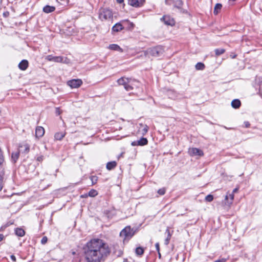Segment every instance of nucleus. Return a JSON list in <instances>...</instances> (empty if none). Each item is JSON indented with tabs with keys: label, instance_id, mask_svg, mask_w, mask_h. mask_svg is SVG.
<instances>
[{
	"label": "nucleus",
	"instance_id": "obj_20",
	"mask_svg": "<svg viewBox=\"0 0 262 262\" xmlns=\"http://www.w3.org/2000/svg\"><path fill=\"white\" fill-rule=\"evenodd\" d=\"M117 166V163L115 161L109 162L106 164V168L111 170L114 169Z\"/></svg>",
	"mask_w": 262,
	"mask_h": 262
},
{
	"label": "nucleus",
	"instance_id": "obj_38",
	"mask_svg": "<svg viewBox=\"0 0 262 262\" xmlns=\"http://www.w3.org/2000/svg\"><path fill=\"white\" fill-rule=\"evenodd\" d=\"M3 188V178L2 176L0 174V190H2Z\"/></svg>",
	"mask_w": 262,
	"mask_h": 262
},
{
	"label": "nucleus",
	"instance_id": "obj_26",
	"mask_svg": "<svg viewBox=\"0 0 262 262\" xmlns=\"http://www.w3.org/2000/svg\"><path fill=\"white\" fill-rule=\"evenodd\" d=\"M205 65L202 62H198L196 64L195 68L197 70H203L205 69Z\"/></svg>",
	"mask_w": 262,
	"mask_h": 262
},
{
	"label": "nucleus",
	"instance_id": "obj_49",
	"mask_svg": "<svg viewBox=\"0 0 262 262\" xmlns=\"http://www.w3.org/2000/svg\"><path fill=\"white\" fill-rule=\"evenodd\" d=\"M236 55H235V54H234L233 55H231V57L232 58H235L236 57Z\"/></svg>",
	"mask_w": 262,
	"mask_h": 262
},
{
	"label": "nucleus",
	"instance_id": "obj_48",
	"mask_svg": "<svg viewBox=\"0 0 262 262\" xmlns=\"http://www.w3.org/2000/svg\"><path fill=\"white\" fill-rule=\"evenodd\" d=\"M129 25L130 27L133 28L134 27V24L133 23H129Z\"/></svg>",
	"mask_w": 262,
	"mask_h": 262
},
{
	"label": "nucleus",
	"instance_id": "obj_22",
	"mask_svg": "<svg viewBox=\"0 0 262 262\" xmlns=\"http://www.w3.org/2000/svg\"><path fill=\"white\" fill-rule=\"evenodd\" d=\"M231 105L233 108H237L241 105V101L238 99H234L232 101Z\"/></svg>",
	"mask_w": 262,
	"mask_h": 262
},
{
	"label": "nucleus",
	"instance_id": "obj_1",
	"mask_svg": "<svg viewBox=\"0 0 262 262\" xmlns=\"http://www.w3.org/2000/svg\"><path fill=\"white\" fill-rule=\"evenodd\" d=\"M83 250L87 262H103L111 252L107 244L99 238H94L88 242Z\"/></svg>",
	"mask_w": 262,
	"mask_h": 262
},
{
	"label": "nucleus",
	"instance_id": "obj_32",
	"mask_svg": "<svg viewBox=\"0 0 262 262\" xmlns=\"http://www.w3.org/2000/svg\"><path fill=\"white\" fill-rule=\"evenodd\" d=\"M213 196L212 195H211V194L207 195L205 197V200L209 202H211L213 200Z\"/></svg>",
	"mask_w": 262,
	"mask_h": 262
},
{
	"label": "nucleus",
	"instance_id": "obj_44",
	"mask_svg": "<svg viewBox=\"0 0 262 262\" xmlns=\"http://www.w3.org/2000/svg\"><path fill=\"white\" fill-rule=\"evenodd\" d=\"M11 259H12V260H13V261H14L16 260V258H15V256H14V255H12L11 256Z\"/></svg>",
	"mask_w": 262,
	"mask_h": 262
},
{
	"label": "nucleus",
	"instance_id": "obj_13",
	"mask_svg": "<svg viewBox=\"0 0 262 262\" xmlns=\"http://www.w3.org/2000/svg\"><path fill=\"white\" fill-rule=\"evenodd\" d=\"M45 134V129L41 126H37L35 130V136L37 138H40L43 136Z\"/></svg>",
	"mask_w": 262,
	"mask_h": 262
},
{
	"label": "nucleus",
	"instance_id": "obj_34",
	"mask_svg": "<svg viewBox=\"0 0 262 262\" xmlns=\"http://www.w3.org/2000/svg\"><path fill=\"white\" fill-rule=\"evenodd\" d=\"M165 233L167 234V238H171V235L172 234L170 233V231H169V227H167L166 230V232Z\"/></svg>",
	"mask_w": 262,
	"mask_h": 262
},
{
	"label": "nucleus",
	"instance_id": "obj_27",
	"mask_svg": "<svg viewBox=\"0 0 262 262\" xmlns=\"http://www.w3.org/2000/svg\"><path fill=\"white\" fill-rule=\"evenodd\" d=\"M61 61L60 63H63L67 64H69L71 63L70 60L66 57L61 56Z\"/></svg>",
	"mask_w": 262,
	"mask_h": 262
},
{
	"label": "nucleus",
	"instance_id": "obj_51",
	"mask_svg": "<svg viewBox=\"0 0 262 262\" xmlns=\"http://www.w3.org/2000/svg\"><path fill=\"white\" fill-rule=\"evenodd\" d=\"M248 124H246V127H248Z\"/></svg>",
	"mask_w": 262,
	"mask_h": 262
},
{
	"label": "nucleus",
	"instance_id": "obj_4",
	"mask_svg": "<svg viewBox=\"0 0 262 262\" xmlns=\"http://www.w3.org/2000/svg\"><path fill=\"white\" fill-rule=\"evenodd\" d=\"M164 49L161 46H157L154 48H149L143 51L144 55L147 56L149 54L154 57H158L163 54Z\"/></svg>",
	"mask_w": 262,
	"mask_h": 262
},
{
	"label": "nucleus",
	"instance_id": "obj_46",
	"mask_svg": "<svg viewBox=\"0 0 262 262\" xmlns=\"http://www.w3.org/2000/svg\"><path fill=\"white\" fill-rule=\"evenodd\" d=\"M4 235L3 234H0V242L3 239Z\"/></svg>",
	"mask_w": 262,
	"mask_h": 262
},
{
	"label": "nucleus",
	"instance_id": "obj_45",
	"mask_svg": "<svg viewBox=\"0 0 262 262\" xmlns=\"http://www.w3.org/2000/svg\"><path fill=\"white\" fill-rule=\"evenodd\" d=\"M117 2L119 4H121L123 3L124 0H117Z\"/></svg>",
	"mask_w": 262,
	"mask_h": 262
},
{
	"label": "nucleus",
	"instance_id": "obj_11",
	"mask_svg": "<svg viewBox=\"0 0 262 262\" xmlns=\"http://www.w3.org/2000/svg\"><path fill=\"white\" fill-rule=\"evenodd\" d=\"M148 143V140L145 138H142L139 140L135 141L132 143V146H144Z\"/></svg>",
	"mask_w": 262,
	"mask_h": 262
},
{
	"label": "nucleus",
	"instance_id": "obj_50",
	"mask_svg": "<svg viewBox=\"0 0 262 262\" xmlns=\"http://www.w3.org/2000/svg\"><path fill=\"white\" fill-rule=\"evenodd\" d=\"M158 252L159 257V258H160L161 257V253L160 252V251H158Z\"/></svg>",
	"mask_w": 262,
	"mask_h": 262
},
{
	"label": "nucleus",
	"instance_id": "obj_3",
	"mask_svg": "<svg viewBox=\"0 0 262 262\" xmlns=\"http://www.w3.org/2000/svg\"><path fill=\"white\" fill-rule=\"evenodd\" d=\"M98 15L99 19L102 21H111L113 18L112 11L108 8H100Z\"/></svg>",
	"mask_w": 262,
	"mask_h": 262
},
{
	"label": "nucleus",
	"instance_id": "obj_39",
	"mask_svg": "<svg viewBox=\"0 0 262 262\" xmlns=\"http://www.w3.org/2000/svg\"><path fill=\"white\" fill-rule=\"evenodd\" d=\"M156 250L157 251H160V245L159 243H157L155 245Z\"/></svg>",
	"mask_w": 262,
	"mask_h": 262
},
{
	"label": "nucleus",
	"instance_id": "obj_16",
	"mask_svg": "<svg viewBox=\"0 0 262 262\" xmlns=\"http://www.w3.org/2000/svg\"><path fill=\"white\" fill-rule=\"evenodd\" d=\"M28 67V62L27 60H23L18 64L19 68L21 70H25Z\"/></svg>",
	"mask_w": 262,
	"mask_h": 262
},
{
	"label": "nucleus",
	"instance_id": "obj_43",
	"mask_svg": "<svg viewBox=\"0 0 262 262\" xmlns=\"http://www.w3.org/2000/svg\"><path fill=\"white\" fill-rule=\"evenodd\" d=\"M225 261H226V259L223 258V259H220V260H216L214 262H225Z\"/></svg>",
	"mask_w": 262,
	"mask_h": 262
},
{
	"label": "nucleus",
	"instance_id": "obj_12",
	"mask_svg": "<svg viewBox=\"0 0 262 262\" xmlns=\"http://www.w3.org/2000/svg\"><path fill=\"white\" fill-rule=\"evenodd\" d=\"M183 2L181 0H177L174 2V7L178 9L181 13H187V11L185 10H184L182 8L183 6Z\"/></svg>",
	"mask_w": 262,
	"mask_h": 262
},
{
	"label": "nucleus",
	"instance_id": "obj_40",
	"mask_svg": "<svg viewBox=\"0 0 262 262\" xmlns=\"http://www.w3.org/2000/svg\"><path fill=\"white\" fill-rule=\"evenodd\" d=\"M170 238H166V239H165V244L166 245H168L169 243V241H170Z\"/></svg>",
	"mask_w": 262,
	"mask_h": 262
},
{
	"label": "nucleus",
	"instance_id": "obj_24",
	"mask_svg": "<svg viewBox=\"0 0 262 262\" xmlns=\"http://www.w3.org/2000/svg\"><path fill=\"white\" fill-rule=\"evenodd\" d=\"M19 151H16L15 152H13L12 154L11 158H12V160L13 161V162L14 163L16 162V160H17V159L19 157Z\"/></svg>",
	"mask_w": 262,
	"mask_h": 262
},
{
	"label": "nucleus",
	"instance_id": "obj_7",
	"mask_svg": "<svg viewBox=\"0 0 262 262\" xmlns=\"http://www.w3.org/2000/svg\"><path fill=\"white\" fill-rule=\"evenodd\" d=\"M82 83L80 79H73L68 82V84L72 88H77Z\"/></svg>",
	"mask_w": 262,
	"mask_h": 262
},
{
	"label": "nucleus",
	"instance_id": "obj_31",
	"mask_svg": "<svg viewBox=\"0 0 262 262\" xmlns=\"http://www.w3.org/2000/svg\"><path fill=\"white\" fill-rule=\"evenodd\" d=\"M19 148H24V152L28 153L29 151V146L28 144L19 146Z\"/></svg>",
	"mask_w": 262,
	"mask_h": 262
},
{
	"label": "nucleus",
	"instance_id": "obj_23",
	"mask_svg": "<svg viewBox=\"0 0 262 262\" xmlns=\"http://www.w3.org/2000/svg\"><path fill=\"white\" fill-rule=\"evenodd\" d=\"M66 133L63 132L57 133L55 134L54 137L55 139L61 140L65 136Z\"/></svg>",
	"mask_w": 262,
	"mask_h": 262
},
{
	"label": "nucleus",
	"instance_id": "obj_47",
	"mask_svg": "<svg viewBox=\"0 0 262 262\" xmlns=\"http://www.w3.org/2000/svg\"><path fill=\"white\" fill-rule=\"evenodd\" d=\"M237 188H235L234 189H233L232 193L234 194V193L237 192Z\"/></svg>",
	"mask_w": 262,
	"mask_h": 262
},
{
	"label": "nucleus",
	"instance_id": "obj_52",
	"mask_svg": "<svg viewBox=\"0 0 262 262\" xmlns=\"http://www.w3.org/2000/svg\"><path fill=\"white\" fill-rule=\"evenodd\" d=\"M248 124H246V127H248Z\"/></svg>",
	"mask_w": 262,
	"mask_h": 262
},
{
	"label": "nucleus",
	"instance_id": "obj_2",
	"mask_svg": "<svg viewBox=\"0 0 262 262\" xmlns=\"http://www.w3.org/2000/svg\"><path fill=\"white\" fill-rule=\"evenodd\" d=\"M119 85H123L124 89L129 91L134 89V86L138 87L139 85L136 84L138 83L135 80H133L125 77H121L117 80Z\"/></svg>",
	"mask_w": 262,
	"mask_h": 262
},
{
	"label": "nucleus",
	"instance_id": "obj_29",
	"mask_svg": "<svg viewBox=\"0 0 262 262\" xmlns=\"http://www.w3.org/2000/svg\"><path fill=\"white\" fill-rule=\"evenodd\" d=\"M225 52V50L224 49H216L215 50V55L216 56H219L223 54Z\"/></svg>",
	"mask_w": 262,
	"mask_h": 262
},
{
	"label": "nucleus",
	"instance_id": "obj_14",
	"mask_svg": "<svg viewBox=\"0 0 262 262\" xmlns=\"http://www.w3.org/2000/svg\"><path fill=\"white\" fill-rule=\"evenodd\" d=\"M234 199V194L233 193H229V194H227L225 196V200L227 201V202L225 203L228 206V207H230V205L232 203V201Z\"/></svg>",
	"mask_w": 262,
	"mask_h": 262
},
{
	"label": "nucleus",
	"instance_id": "obj_28",
	"mask_svg": "<svg viewBox=\"0 0 262 262\" xmlns=\"http://www.w3.org/2000/svg\"><path fill=\"white\" fill-rule=\"evenodd\" d=\"M135 252L138 255H141L144 253V249L143 248L139 247H137L135 250Z\"/></svg>",
	"mask_w": 262,
	"mask_h": 262
},
{
	"label": "nucleus",
	"instance_id": "obj_36",
	"mask_svg": "<svg viewBox=\"0 0 262 262\" xmlns=\"http://www.w3.org/2000/svg\"><path fill=\"white\" fill-rule=\"evenodd\" d=\"M47 241H48L47 237L44 236L41 239V243L42 244H45L46 243H47Z\"/></svg>",
	"mask_w": 262,
	"mask_h": 262
},
{
	"label": "nucleus",
	"instance_id": "obj_15",
	"mask_svg": "<svg viewBox=\"0 0 262 262\" xmlns=\"http://www.w3.org/2000/svg\"><path fill=\"white\" fill-rule=\"evenodd\" d=\"M61 56H53L52 55H48L46 57V59L55 62H60V61H61Z\"/></svg>",
	"mask_w": 262,
	"mask_h": 262
},
{
	"label": "nucleus",
	"instance_id": "obj_25",
	"mask_svg": "<svg viewBox=\"0 0 262 262\" xmlns=\"http://www.w3.org/2000/svg\"><path fill=\"white\" fill-rule=\"evenodd\" d=\"M15 233L18 236H23L25 235V231L21 228H17L15 230Z\"/></svg>",
	"mask_w": 262,
	"mask_h": 262
},
{
	"label": "nucleus",
	"instance_id": "obj_18",
	"mask_svg": "<svg viewBox=\"0 0 262 262\" xmlns=\"http://www.w3.org/2000/svg\"><path fill=\"white\" fill-rule=\"evenodd\" d=\"M55 9L54 7L47 5L43 7V11L46 13H49L53 12Z\"/></svg>",
	"mask_w": 262,
	"mask_h": 262
},
{
	"label": "nucleus",
	"instance_id": "obj_19",
	"mask_svg": "<svg viewBox=\"0 0 262 262\" xmlns=\"http://www.w3.org/2000/svg\"><path fill=\"white\" fill-rule=\"evenodd\" d=\"M108 49L112 50L118 51L119 52H123L122 49L117 45L112 44L108 47Z\"/></svg>",
	"mask_w": 262,
	"mask_h": 262
},
{
	"label": "nucleus",
	"instance_id": "obj_41",
	"mask_svg": "<svg viewBox=\"0 0 262 262\" xmlns=\"http://www.w3.org/2000/svg\"><path fill=\"white\" fill-rule=\"evenodd\" d=\"M42 160H43V156H39V157H37V160L38 161H42Z\"/></svg>",
	"mask_w": 262,
	"mask_h": 262
},
{
	"label": "nucleus",
	"instance_id": "obj_5",
	"mask_svg": "<svg viewBox=\"0 0 262 262\" xmlns=\"http://www.w3.org/2000/svg\"><path fill=\"white\" fill-rule=\"evenodd\" d=\"M134 235L133 229H131L129 226L126 227L123 229L120 233L121 237H124V239H129Z\"/></svg>",
	"mask_w": 262,
	"mask_h": 262
},
{
	"label": "nucleus",
	"instance_id": "obj_9",
	"mask_svg": "<svg viewBox=\"0 0 262 262\" xmlns=\"http://www.w3.org/2000/svg\"><path fill=\"white\" fill-rule=\"evenodd\" d=\"M144 2L145 0H128V4L134 7H141Z\"/></svg>",
	"mask_w": 262,
	"mask_h": 262
},
{
	"label": "nucleus",
	"instance_id": "obj_37",
	"mask_svg": "<svg viewBox=\"0 0 262 262\" xmlns=\"http://www.w3.org/2000/svg\"><path fill=\"white\" fill-rule=\"evenodd\" d=\"M165 3L166 5H170L174 3L173 0H165Z\"/></svg>",
	"mask_w": 262,
	"mask_h": 262
},
{
	"label": "nucleus",
	"instance_id": "obj_33",
	"mask_svg": "<svg viewBox=\"0 0 262 262\" xmlns=\"http://www.w3.org/2000/svg\"><path fill=\"white\" fill-rule=\"evenodd\" d=\"M91 180L92 181V183L93 184H94L95 183H96L97 181V180H98V178L96 176H92L91 177Z\"/></svg>",
	"mask_w": 262,
	"mask_h": 262
},
{
	"label": "nucleus",
	"instance_id": "obj_21",
	"mask_svg": "<svg viewBox=\"0 0 262 262\" xmlns=\"http://www.w3.org/2000/svg\"><path fill=\"white\" fill-rule=\"evenodd\" d=\"M222 7V4H221L220 3L216 4L214 8V11H213L214 14V15L218 14L221 11Z\"/></svg>",
	"mask_w": 262,
	"mask_h": 262
},
{
	"label": "nucleus",
	"instance_id": "obj_35",
	"mask_svg": "<svg viewBox=\"0 0 262 262\" xmlns=\"http://www.w3.org/2000/svg\"><path fill=\"white\" fill-rule=\"evenodd\" d=\"M158 193L160 194V195H164L165 193V188H161V189H160L158 191Z\"/></svg>",
	"mask_w": 262,
	"mask_h": 262
},
{
	"label": "nucleus",
	"instance_id": "obj_8",
	"mask_svg": "<svg viewBox=\"0 0 262 262\" xmlns=\"http://www.w3.org/2000/svg\"><path fill=\"white\" fill-rule=\"evenodd\" d=\"M148 127L146 124H140L137 134L139 135L144 136L148 130Z\"/></svg>",
	"mask_w": 262,
	"mask_h": 262
},
{
	"label": "nucleus",
	"instance_id": "obj_17",
	"mask_svg": "<svg viewBox=\"0 0 262 262\" xmlns=\"http://www.w3.org/2000/svg\"><path fill=\"white\" fill-rule=\"evenodd\" d=\"M123 26L120 23L116 24L112 28V30L114 32H119L122 30Z\"/></svg>",
	"mask_w": 262,
	"mask_h": 262
},
{
	"label": "nucleus",
	"instance_id": "obj_42",
	"mask_svg": "<svg viewBox=\"0 0 262 262\" xmlns=\"http://www.w3.org/2000/svg\"><path fill=\"white\" fill-rule=\"evenodd\" d=\"M56 113L58 115L60 114L61 112L59 108H56Z\"/></svg>",
	"mask_w": 262,
	"mask_h": 262
},
{
	"label": "nucleus",
	"instance_id": "obj_10",
	"mask_svg": "<svg viewBox=\"0 0 262 262\" xmlns=\"http://www.w3.org/2000/svg\"><path fill=\"white\" fill-rule=\"evenodd\" d=\"M189 154L191 156H201L203 155V151L196 148H191L188 150Z\"/></svg>",
	"mask_w": 262,
	"mask_h": 262
},
{
	"label": "nucleus",
	"instance_id": "obj_6",
	"mask_svg": "<svg viewBox=\"0 0 262 262\" xmlns=\"http://www.w3.org/2000/svg\"><path fill=\"white\" fill-rule=\"evenodd\" d=\"M161 21L163 22L166 25L172 26L175 24L174 19L169 15H164L160 19Z\"/></svg>",
	"mask_w": 262,
	"mask_h": 262
},
{
	"label": "nucleus",
	"instance_id": "obj_30",
	"mask_svg": "<svg viewBox=\"0 0 262 262\" xmlns=\"http://www.w3.org/2000/svg\"><path fill=\"white\" fill-rule=\"evenodd\" d=\"M97 194H98V193H97V191L94 189H92L89 192V195L91 197H94L96 195H97Z\"/></svg>",
	"mask_w": 262,
	"mask_h": 262
}]
</instances>
